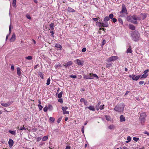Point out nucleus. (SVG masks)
I'll return each mask as SVG.
<instances>
[{"label": "nucleus", "instance_id": "1", "mask_svg": "<svg viewBox=\"0 0 149 149\" xmlns=\"http://www.w3.org/2000/svg\"><path fill=\"white\" fill-rule=\"evenodd\" d=\"M125 105L123 103L118 104L115 107L114 110L118 112H122L123 111Z\"/></svg>", "mask_w": 149, "mask_h": 149}, {"label": "nucleus", "instance_id": "2", "mask_svg": "<svg viewBox=\"0 0 149 149\" xmlns=\"http://www.w3.org/2000/svg\"><path fill=\"white\" fill-rule=\"evenodd\" d=\"M146 117V115L145 113H143L140 115L139 120L141 121V124L142 125H144L145 122V118Z\"/></svg>", "mask_w": 149, "mask_h": 149}, {"label": "nucleus", "instance_id": "3", "mask_svg": "<svg viewBox=\"0 0 149 149\" xmlns=\"http://www.w3.org/2000/svg\"><path fill=\"white\" fill-rule=\"evenodd\" d=\"M132 39L134 41H137L139 40V34L136 33L135 31L131 34Z\"/></svg>", "mask_w": 149, "mask_h": 149}, {"label": "nucleus", "instance_id": "4", "mask_svg": "<svg viewBox=\"0 0 149 149\" xmlns=\"http://www.w3.org/2000/svg\"><path fill=\"white\" fill-rule=\"evenodd\" d=\"M96 23L97 24L99 27H107L109 26V24L108 22H105L104 23L100 22H96Z\"/></svg>", "mask_w": 149, "mask_h": 149}, {"label": "nucleus", "instance_id": "5", "mask_svg": "<svg viewBox=\"0 0 149 149\" xmlns=\"http://www.w3.org/2000/svg\"><path fill=\"white\" fill-rule=\"evenodd\" d=\"M118 59V56H113L109 57L107 59V61L108 62L114 61Z\"/></svg>", "mask_w": 149, "mask_h": 149}, {"label": "nucleus", "instance_id": "6", "mask_svg": "<svg viewBox=\"0 0 149 149\" xmlns=\"http://www.w3.org/2000/svg\"><path fill=\"white\" fill-rule=\"evenodd\" d=\"M120 13H125L126 15L128 14L126 8L124 4H122L121 10L120 12Z\"/></svg>", "mask_w": 149, "mask_h": 149}, {"label": "nucleus", "instance_id": "7", "mask_svg": "<svg viewBox=\"0 0 149 149\" xmlns=\"http://www.w3.org/2000/svg\"><path fill=\"white\" fill-rule=\"evenodd\" d=\"M130 78H132L133 80L137 81L141 77V75H138L135 76V75L132 74V75H130L129 76Z\"/></svg>", "mask_w": 149, "mask_h": 149}, {"label": "nucleus", "instance_id": "8", "mask_svg": "<svg viewBox=\"0 0 149 149\" xmlns=\"http://www.w3.org/2000/svg\"><path fill=\"white\" fill-rule=\"evenodd\" d=\"M72 63H73L72 61H70L65 63L63 65V66L65 68H66L68 67H69L71 66Z\"/></svg>", "mask_w": 149, "mask_h": 149}, {"label": "nucleus", "instance_id": "9", "mask_svg": "<svg viewBox=\"0 0 149 149\" xmlns=\"http://www.w3.org/2000/svg\"><path fill=\"white\" fill-rule=\"evenodd\" d=\"M92 74L90 73L88 74V75H84V78L86 79H92V78L91 77Z\"/></svg>", "mask_w": 149, "mask_h": 149}, {"label": "nucleus", "instance_id": "10", "mask_svg": "<svg viewBox=\"0 0 149 149\" xmlns=\"http://www.w3.org/2000/svg\"><path fill=\"white\" fill-rule=\"evenodd\" d=\"M8 143L9 147L10 148H11L13 145L14 141L12 139H9Z\"/></svg>", "mask_w": 149, "mask_h": 149}, {"label": "nucleus", "instance_id": "11", "mask_svg": "<svg viewBox=\"0 0 149 149\" xmlns=\"http://www.w3.org/2000/svg\"><path fill=\"white\" fill-rule=\"evenodd\" d=\"M132 18L134 20H140L141 19L139 17H137V16L135 15H134L132 16Z\"/></svg>", "mask_w": 149, "mask_h": 149}, {"label": "nucleus", "instance_id": "12", "mask_svg": "<svg viewBox=\"0 0 149 149\" xmlns=\"http://www.w3.org/2000/svg\"><path fill=\"white\" fill-rule=\"evenodd\" d=\"M1 104L3 107H7L10 105L11 103L10 102H8L7 103H4L3 102H1Z\"/></svg>", "mask_w": 149, "mask_h": 149}, {"label": "nucleus", "instance_id": "13", "mask_svg": "<svg viewBox=\"0 0 149 149\" xmlns=\"http://www.w3.org/2000/svg\"><path fill=\"white\" fill-rule=\"evenodd\" d=\"M16 39L15 34V33H13L12 35V36L10 38V41L11 42H14L15 41Z\"/></svg>", "mask_w": 149, "mask_h": 149}, {"label": "nucleus", "instance_id": "14", "mask_svg": "<svg viewBox=\"0 0 149 149\" xmlns=\"http://www.w3.org/2000/svg\"><path fill=\"white\" fill-rule=\"evenodd\" d=\"M128 27L130 29L133 30H135L136 29L135 26L132 24H129Z\"/></svg>", "mask_w": 149, "mask_h": 149}, {"label": "nucleus", "instance_id": "15", "mask_svg": "<svg viewBox=\"0 0 149 149\" xmlns=\"http://www.w3.org/2000/svg\"><path fill=\"white\" fill-rule=\"evenodd\" d=\"M125 121V117L123 115H121L120 116V121L121 122H124Z\"/></svg>", "mask_w": 149, "mask_h": 149}, {"label": "nucleus", "instance_id": "16", "mask_svg": "<svg viewBox=\"0 0 149 149\" xmlns=\"http://www.w3.org/2000/svg\"><path fill=\"white\" fill-rule=\"evenodd\" d=\"M87 108L90 110H92L93 111H94L95 110V109L93 106H90L89 107H87Z\"/></svg>", "mask_w": 149, "mask_h": 149}, {"label": "nucleus", "instance_id": "17", "mask_svg": "<svg viewBox=\"0 0 149 149\" xmlns=\"http://www.w3.org/2000/svg\"><path fill=\"white\" fill-rule=\"evenodd\" d=\"M91 75V77L92 78V79H93L94 77H95V78L97 79H99V77L96 74L92 73Z\"/></svg>", "mask_w": 149, "mask_h": 149}, {"label": "nucleus", "instance_id": "18", "mask_svg": "<svg viewBox=\"0 0 149 149\" xmlns=\"http://www.w3.org/2000/svg\"><path fill=\"white\" fill-rule=\"evenodd\" d=\"M76 61L77 63L79 65H82L83 64L82 63L81 61L79 59H77Z\"/></svg>", "mask_w": 149, "mask_h": 149}, {"label": "nucleus", "instance_id": "19", "mask_svg": "<svg viewBox=\"0 0 149 149\" xmlns=\"http://www.w3.org/2000/svg\"><path fill=\"white\" fill-rule=\"evenodd\" d=\"M140 15H141L143 20L144 19L147 17V14L145 13H141Z\"/></svg>", "mask_w": 149, "mask_h": 149}, {"label": "nucleus", "instance_id": "20", "mask_svg": "<svg viewBox=\"0 0 149 149\" xmlns=\"http://www.w3.org/2000/svg\"><path fill=\"white\" fill-rule=\"evenodd\" d=\"M132 52L131 47L130 46L127 51V53H131Z\"/></svg>", "mask_w": 149, "mask_h": 149}, {"label": "nucleus", "instance_id": "21", "mask_svg": "<svg viewBox=\"0 0 149 149\" xmlns=\"http://www.w3.org/2000/svg\"><path fill=\"white\" fill-rule=\"evenodd\" d=\"M68 10L70 12H75V10L70 7H68Z\"/></svg>", "mask_w": 149, "mask_h": 149}, {"label": "nucleus", "instance_id": "22", "mask_svg": "<svg viewBox=\"0 0 149 149\" xmlns=\"http://www.w3.org/2000/svg\"><path fill=\"white\" fill-rule=\"evenodd\" d=\"M17 74L19 76L21 75L20 68L19 67L17 68Z\"/></svg>", "mask_w": 149, "mask_h": 149}, {"label": "nucleus", "instance_id": "23", "mask_svg": "<svg viewBox=\"0 0 149 149\" xmlns=\"http://www.w3.org/2000/svg\"><path fill=\"white\" fill-rule=\"evenodd\" d=\"M17 128L19 130H26V129L24 127V125H23L22 126V127H19V126H18L17 127Z\"/></svg>", "mask_w": 149, "mask_h": 149}, {"label": "nucleus", "instance_id": "24", "mask_svg": "<svg viewBox=\"0 0 149 149\" xmlns=\"http://www.w3.org/2000/svg\"><path fill=\"white\" fill-rule=\"evenodd\" d=\"M141 75V77L140 78L141 79H142V78H145L147 77L148 76V74H144L142 75Z\"/></svg>", "mask_w": 149, "mask_h": 149}, {"label": "nucleus", "instance_id": "25", "mask_svg": "<svg viewBox=\"0 0 149 149\" xmlns=\"http://www.w3.org/2000/svg\"><path fill=\"white\" fill-rule=\"evenodd\" d=\"M55 47L58 48H59L60 49H61L62 48L61 45L58 44H56L55 46Z\"/></svg>", "mask_w": 149, "mask_h": 149}, {"label": "nucleus", "instance_id": "26", "mask_svg": "<svg viewBox=\"0 0 149 149\" xmlns=\"http://www.w3.org/2000/svg\"><path fill=\"white\" fill-rule=\"evenodd\" d=\"M109 20V18L107 16L105 17L103 19V21L104 22H107Z\"/></svg>", "mask_w": 149, "mask_h": 149}, {"label": "nucleus", "instance_id": "27", "mask_svg": "<svg viewBox=\"0 0 149 149\" xmlns=\"http://www.w3.org/2000/svg\"><path fill=\"white\" fill-rule=\"evenodd\" d=\"M8 132L10 134L13 135H15L16 134V130H15V131H12L11 130H10L8 131Z\"/></svg>", "mask_w": 149, "mask_h": 149}, {"label": "nucleus", "instance_id": "28", "mask_svg": "<svg viewBox=\"0 0 149 149\" xmlns=\"http://www.w3.org/2000/svg\"><path fill=\"white\" fill-rule=\"evenodd\" d=\"M13 5L14 7L16 6V0H13Z\"/></svg>", "mask_w": 149, "mask_h": 149}, {"label": "nucleus", "instance_id": "29", "mask_svg": "<svg viewBox=\"0 0 149 149\" xmlns=\"http://www.w3.org/2000/svg\"><path fill=\"white\" fill-rule=\"evenodd\" d=\"M49 26L50 28L52 30H53L54 29V24L53 23H51L50 25Z\"/></svg>", "mask_w": 149, "mask_h": 149}, {"label": "nucleus", "instance_id": "30", "mask_svg": "<svg viewBox=\"0 0 149 149\" xmlns=\"http://www.w3.org/2000/svg\"><path fill=\"white\" fill-rule=\"evenodd\" d=\"M108 128L110 130L113 129L114 128V126L113 125H111L108 127Z\"/></svg>", "mask_w": 149, "mask_h": 149}, {"label": "nucleus", "instance_id": "31", "mask_svg": "<svg viewBox=\"0 0 149 149\" xmlns=\"http://www.w3.org/2000/svg\"><path fill=\"white\" fill-rule=\"evenodd\" d=\"M48 138V136H44L43 137L42 139V140L43 141H46L47 140Z\"/></svg>", "mask_w": 149, "mask_h": 149}, {"label": "nucleus", "instance_id": "32", "mask_svg": "<svg viewBox=\"0 0 149 149\" xmlns=\"http://www.w3.org/2000/svg\"><path fill=\"white\" fill-rule=\"evenodd\" d=\"M105 118L108 121H110L111 120V118L109 116L106 115L105 116Z\"/></svg>", "mask_w": 149, "mask_h": 149}, {"label": "nucleus", "instance_id": "33", "mask_svg": "<svg viewBox=\"0 0 149 149\" xmlns=\"http://www.w3.org/2000/svg\"><path fill=\"white\" fill-rule=\"evenodd\" d=\"M49 120L53 123L55 120V118L53 117H50L49 118Z\"/></svg>", "mask_w": 149, "mask_h": 149}, {"label": "nucleus", "instance_id": "34", "mask_svg": "<svg viewBox=\"0 0 149 149\" xmlns=\"http://www.w3.org/2000/svg\"><path fill=\"white\" fill-rule=\"evenodd\" d=\"M100 19L99 17H97L96 18H93L92 19L95 22L97 21Z\"/></svg>", "mask_w": 149, "mask_h": 149}, {"label": "nucleus", "instance_id": "35", "mask_svg": "<svg viewBox=\"0 0 149 149\" xmlns=\"http://www.w3.org/2000/svg\"><path fill=\"white\" fill-rule=\"evenodd\" d=\"M113 15L112 13H111L109 15L108 17L109 19H112L113 18Z\"/></svg>", "mask_w": 149, "mask_h": 149}, {"label": "nucleus", "instance_id": "36", "mask_svg": "<svg viewBox=\"0 0 149 149\" xmlns=\"http://www.w3.org/2000/svg\"><path fill=\"white\" fill-rule=\"evenodd\" d=\"M62 94H63V93L61 92L58 95V97L59 98H61L62 97Z\"/></svg>", "mask_w": 149, "mask_h": 149}, {"label": "nucleus", "instance_id": "37", "mask_svg": "<svg viewBox=\"0 0 149 149\" xmlns=\"http://www.w3.org/2000/svg\"><path fill=\"white\" fill-rule=\"evenodd\" d=\"M50 78H49L47 80L46 84L47 85H49L50 84Z\"/></svg>", "mask_w": 149, "mask_h": 149}, {"label": "nucleus", "instance_id": "38", "mask_svg": "<svg viewBox=\"0 0 149 149\" xmlns=\"http://www.w3.org/2000/svg\"><path fill=\"white\" fill-rule=\"evenodd\" d=\"M133 140H134L136 142H137L138 141V140L139 139V138H138L134 137L133 138Z\"/></svg>", "mask_w": 149, "mask_h": 149}, {"label": "nucleus", "instance_id": "39", "mask_svg": "<svg viewBox=\"0 0 149 149\" xmlns=\"http://www.w3.org/2000/svg\"><path fill=\"white\" fill-rule=\"evenodd\" d=\"M39 74L41 78L42 79H43L44 78V74H43L41 72H40Z\"/></svg>", "mask_w": 149, "mask_h": 149}, {"label": "nucleus", "instance_id": "40", "mask_svg": "<svg viewBox=\"0 0 149 149\" xmlns=\"http://www.w3.org/2000/svg\"><path fill=\"white\" fill-rule=\"evenodd\" d=\"M62 119V117H60L57 120V123H59L60 122H61V119Z\"/></svg>", "mask_w": 149, "mask_h": 149}, {"label": "nucleus", "instance_id": "41", "mask_svg": "<svg viewBox=\"0 0 149 149\" xmlns=\"http://www.w3.org/2000/svg\"><path fill=\"white\" fill-rule=\"evenodd\" d=\"M118 20L120 23H121L122 24H123V21L121 18H118Z\"/></svg>", "mask_w": 149, "mask_h": 149}, {"label": "nucleus", "instance_id": "42", "mask_svg": "<svg viewBox=\"0 0 149 149\" xmlns=\"http://www.w3.org/2000/svg\"><path fill=\"white\" fill-rule=\"evenodd\" d=\"M80 101L81 102H84L85 104L86 100L84 98H81L80 100Z\"/></svg>", "mask_w": 149, "mask_h": 149}, {"label": "nucleus", "instance_id": "43", "mask_svg": "<svg viewBox=\"0 0 149 149\" xmlns=\"http://www.w3.org/2000/svg\"><path fill=\"white\" fill-rule=\"evenodd\" d=\"M38 107L39 108L40 110H41L43 108L42 106L40 104H38Z\"/></svg>", "mask_w": 149, "mask_h": 149}, {"label": "nucleus", "instance_id": "44", "mask_svg": "<svg viewBox=\"0 0 149 149\" xmlns=\"http://www.w3.org/2000/svg\"><path fill=\"white\" fill-rule=\"evenodd\" d=\"M26 59L28 60H31L32 59V57L31 56H28L26 58Z\"/></svg>", "mask_w": 149, "mask_h": 149}, {"label": "nucleus", "instance_id": "45", "mask_svg": "<svg viewBox=\"0 0 149 149\" xmlns=\"http://www.w3.org/2000/svg\"><path fill=\"white\" fill-rule=\"evenodd\" d=\"M58 101L60 102L61 104H62L63 103V99L61 98H60L58 99Z\"/></svg>", "mask_w": 149, "mask_h": 149}, {"label": "nucleus", "instance_id": "46", "mask_svg": "<svg viewBox=\"0 0 149 149\" xmlns=\"http://www.w3.org/2000/svg\"><path fill=\"white\" fill-rule=\"evenodd\" d=\"M68 109V108L67 107H63L62 108V109L63 111L66 110L67 109Z\"/></svg>", "mask_w": 149, "mask_h": 149}, {"label": "nucleus", "instance_id": "47", "mask_svg": "<svg viewBox=\"0 0 149 149\" xmlns=\"http://www.w3.org/2000/svg\"><path fill=\"white\" fill-rule=\"evenodd\" d=\"M9 34H10V33L11 32V25H10L9 27Z\"/></svg>", "mask_w": 149, "mask_h": 149}, {"label": "nucleus", "instance_id": "48", "mask_svg": "<svg viewBox=\"0 0 149 149\" xmlns=\"http://www.w3.org/2000/svg\"><path fill=\"white\" fill-rule=\"evenodd\" d=\"M63 111V114H68L69 113V112L68 111H67L66 110Z\"/></svg>", "mask_w": 149, "mask_h": 149}, {"label": "nucleus", "instance_id": "49", "mask_svg": "<svg viewBox=\"0 0 149 149\" xmlns=\"http://www.w3.org/2000/svg\"><path fill=\"white\" fill-rule=\"evenodd\" d=\"M127 140L128 141H127V142H128L130 141L131 140V138L130 136H128L127 137Z\"/></svg>", "mask_w": 149, "mask_h": 149}, {"label": "nucleus", "instance_id": "50", "mask_svg": "<svg viewBox=\"0 0 149 149\" xmlns=\"http://www.w3.org/2000/svg\"><path fill=\"white\" fill-rule=\"evenodd\" d=\"M111 64H107L106 65V67L107 68H109L110 67H111Z\"/></svg>", "mask_w": 149, "mask_h": 149}, {"label": "nucleus", "instance_id": "51", "mask_svg": "<svg viewBox=\"0 0 149 149\" xmlns=\"http://www.w3.org/2000/svg\"><path fill=\"white\" fill-rule=\"evenodd\" d=\"M112 21H113V22L114 23H115L117 21V19L115 18H113V19H112Z\"/></svg>", "mask_w": 149, "mask_h": 149}, {"label": "nucleus", "instance_id": "52", "mask_svg": "<svg viewBox=\"0 0 149 149\" xmlns=\"http://www.w3.org/2000/svg\"><path fill=\"white\" fill-rule=\"evenodd\" d=\"M104 105H101L100 107V109L101 110H102L104 109Z\"/></svg>", "mask_w": 149, "mask_h": 149}, {"label": "nucleus", "instance_id": "53", "mask_svg": "<svg viewBox=\"0 0 149 149\" xmlns=\"http://www.w3.org/2000/svg\"><path fill=\"white\" fill-rule=\"evenodd\" d=\"M144 83V81H142L139 82V84L140 85H141L143 84Z\"/></svg>", "mask_w": 149, "mask_h": 149}, {"label": "nucleus", "instance_id": "54", "mask_svg": "<svg viewBox=\"0 0 149 149\" xmlns=\"http://www.w3.org/2000/svg\"><path fill=\"white\" fill-rule=\"evenodd\" d=\"M26 16L27 18L29 19H31V17L29 15H27Z\"/></svg>", "mask_w": 149, "mask_h": 149}, {"label": "nucleus", "instance_id": "55", "mask_svg": "<svg viewBox=\"0 0 149 149\" xmlns=\"http://www.w3.org/2000/svg\"><path fill=\"white\" fill-rule=\"evenodd\" d=\"M143 133L144 134H146L148 136H149V133L147 131H145Z\"/></svg>", "mask_w": 149, "mask_h": 149}, {"label": "nucleus", "instance_id": "56", "mask_svg": "<svg viewBox=\"0 0 149 149\" xmlns=\"http://www.w3.org/2000/svg\"><path fill=\"white\" fill-rule=\"evenodd\" d=\"M149 71V69H147L146 70L144 71V74H147V73H148Z\"/></svg>", "mask_w": 149, "mask_h": 149}, {"label": "nucleus", "instance_id": "57", "mask_svg": "<svg viewBox=\"0 0 149 149\" xmlns=\"http://www.w3.org/2000/svg\"><path fill=\"white\" fill-rule=\"evenodd\" d=\"M47 107H45L43 109V111L45 112H46L47 110Z\"/></svg>", "mask_w": 149, "mask_h": 149}, {"label": "nucleus", "instance_id": "58", "mask_svg": "<svg viewBox=\"0 0 149 149\" xmlns=\"http://www.w3.org/2000/svg\"><path fill=\"white\" fill-rule=\"evenodd\" d=\"M70 77L71 78H76V76L75 75H70Z\"/></svg>", "mask_w": 149, "mask_h": 149}, {"label": "nucleus", "instance_id": "59", "mask_svg": "<svg viewBox=\"0 0 149 149\" xmlns=\"http://www.w3.org/2000/svg\"><path fill=\"white\" fill-rule=\"evenodd\" d=\"M101 30L105 31L106 29H104V28H103L102 27H100L99 30Z\"/></svg>", "mask_w": 149, "mask_h": 149}, {"label": "nucleus", "instance_id": "60", "mask_svg": "<svg viewBox=\"0 0 149 149\" xmlns=\"http://www.w3.org/2000/svg\"><path fill=\"white\" fill-rule=\"evenodd\" d=\"M86 48H84L82 49V52H85L86 51Z\"/></svg>", "mask_w": 149, "mask_h": 149}, {"label": "nucleus", "instance_id": "61", "mask_svg": "<svg viewBox=\"0 0 149 149\" xmlns=\"http://www.w3.org/2000/svg\"><path fill=\"white\" fill-rule=\"evenodd\" d=\"M11 69L12 70H14V65H12L11 66Z\"/></svg>", "mask_w": 149, "mask_h": 149}, {"label": "nucleus", "instance_id": "62", "mask_svg": "<svg viewBox=\"0 0 149 149\" xmlns=\"http://www.w3.org/2000/svg\"><path fill=\"white\" fill-rule=\"evenodd\" d=\"M50 33L52 34V37H54V34L53 31H51Z\"/></svg>", "mask_w": 149, "mask_h": 149}, {"label": "nucleus", "instance_id": "63", "mask_svg": "<svg viewBox=\"0 0 149 149\" xmlns=\"http://www.w3.org/2000/svg\"><path fill=\"white\" fill-rule=\"evenodd\" d=\"M84 126H82V129H81V132H82V133H84Z\"/></svg>", "mask_w": 149, "mask_h": 149}, {"label": "nucleus", "instance_id": "64", "mask_svg": "<svg viewBox=\"0 0 149 149\" xmlns=\"http://www.w3.org/2000/svg\"><path fill=\"white\" fill-rule=\"evenodd\" d=\"M71 148V147L70 146H67L66 147L65 149H70Z\"/></svg>", "mask_w": 149, "mask_h": 149}]
</instances>
